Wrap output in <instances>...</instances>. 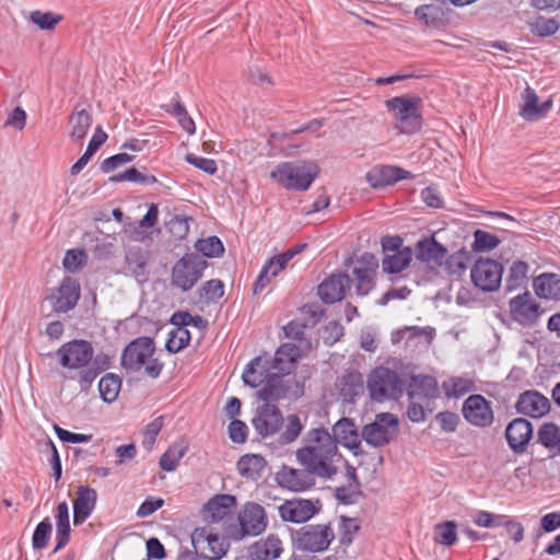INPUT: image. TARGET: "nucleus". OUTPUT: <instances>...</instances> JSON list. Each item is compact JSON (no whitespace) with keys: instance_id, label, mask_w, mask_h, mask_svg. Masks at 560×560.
Wrapping results in <instances>:
<instances>
[{"instance_id":"f257e3e1","label":"nucleus","mask_w":560,"mask_h":560,"mask_svg":"<svg viewBox=\"0 0 560 560\" xmlns=\"http://www.w3.org/2000/svg\"><path fill=\"white\" fill-rule=\"evenodd\" d=\"M328 429L317 427L310 429L303 439L304 445L296 450L298 463L308 468L318 478L331 479L338 471L342 455L334 442Z\"/></svg>"},{"instance_id":"f03ea898","label":"nucleus","mask_w":560,"mask_h":560,"mask_svg":"<svg viewBox=\"0 0 560 560\" xmlns=\"http://www.w3.org/2000/svg\"><path fill=\"white\" fill-rule=\"evenodd\" d=\"M319 168L314 163L282 162L270 173V177L282 188L305 191L315 180Z\"/></svg>"},{"instance_id":"7ed1b4c3","label":"nucleus","mask_w":560,"mask_h":560,"mask_svg":"<svg viewBox=\"0 0 560 560\" xmlns=\"http://www.w3.org/2000/svg\"><path fill=\"white\" fill-rule=\"evenodd\" d=\"M366 388L372 400L384 402L401 397L405 382L396 371L380 365L369 373Z\"/></svg>"},{"instance_id":"20e7f679","label":"nucleus","mask_w":560,"mask_h":560,"mask_svg":"<svg viewBox=\"0 0 560 560\" xmlns=\"http://www.w3.org/2000/svg\"><path fill=\"white\" fill-rule=\"evenodd\" d=\"M420 106L421 98L417 96H396L386 101V107L397 122L396 128L404 135H413L421 129Z\"/></svg>"},{"instance_id":"39448f33","label":"nucleus","mask_w":560,"mask_h":560,"mask_svg":"<svg viewBox=\"0 0 560 560\" xmlns=\"http://www.w3.org/2000/svg\"><path fill=\"white\" fill-rule=\"evenodd\" d=\"M335 537V532L329 523L307 524L291 533L295 549L312 553L326 551Z\"/></svg>"},{"instance_id":"423d86ee","label":"nucleus","mask_w":560,"mask_h":560,"mask_svg":"<svg viewBox=\"0 0 560 560\" xmlns=\"http://www.w3.org/2000/svg\"><path fill=\"white\" fill-rule=\"evenodd\" d=\"M207 267V260L199 254L187 253L173 266L171 282L175 288L187 292L201 279Z\"/></svg>"},{"instance_id":"0eeeda50","label":"nucleus","mask_w":560,"mask_h":560,"mask_svg":"<svg viewBox=\"0 0 560 560\" xmlns=\"http://www.w3.org/2000/svg\"><path fill=\"white\" fill-rule=\"evenodd\" d=\"M94 354L91 341L85 339H73L62 343L56 355L61 368L68 371H77L78 374L89 368Z\"/></svg>"},{"instance_id":"6e6552de","label":"nucleus","mask_w":560,"mask_h":560,"mask_svg":"<svg viewBox=\"0 0 560 560\" xmlns=\"http://www.w3.org/2000/svg\"><path fill=\"white\" fill-rule=\"evenodd\" d=\"M398 431V418L389 412H381L375 416L373 422L362 428L361 436L369 445L383 447L394 440Z\"/></svg>"},{"instance_id":"1a4fd4ad","label":"nucleus","mask_w":560,"mask_h":560,"mask_svg":"<svg viewBox=\"0 0 560 560\" xmlns=\"http://www.w3.org/2000/svg\"><path fill=\"white\" fill-rule=\"evenodd\" d=\"M503 266L490 258H479L470 270L474 285L482 292H493L500 288Z\"/></svg>"},{"instance_id":"9d476101","label":"nucleus","mask_w":560,"mask_h":560,"mask_svg":"<svg viewBox=\"0 0 560 560\" xmlns=\"http://www.w3.org/2000/svg\"><path fill=\"white\" fill-rule=\"evenodd\" d=\"M154 349V342L150 337L137 338L124 348L120 364L127 371L138 372L153 355Z\"/></svg>"},{"instance_id":"9b49d317","label":"nucleus","mask_w":560,"mask_h":560,"mask_svg":"<svg viewBox=\"0 0 560 560\" xmlns=\"http://www.w3.org/2000/svg\"><path fill=\"white\" fill-rule=\"evenodd\" d=\"M315 474L308 468H293L283 465L275 476L277 485L281 489L292 492H304L315 486Z\"/></svg>"},{"instance_id":"f8f14e48","label":"nucleus","mask_w":560,"mask_h":560,"mask_svg":"<svg viewBox=\"0 0 560 560\" xmlns=\"http://www.w3.org/2000/svg\"><path fill=\"white\" fill-rule=\"evenodd\" d=\"M509 308L511 318L523 327L535 325L542 314L540 305L528 291L512 298L509 302Z\"/></svg>"},{"instance_id":"ddd939ff","label":"nucleus","mask_w":560,"mask_h":560,"mask_svg":"<svg viewBox=\"0 0 560 560\" xmlns=\"http://www.w3.org/2000/svg\"><path fill=\"white\" fill-rule=\"evenodd\" d=\"M464 419L474 427L487 428L493 423L491 402L480 394L470 395L462 406Z\"/></svg>"},{"instance_id":"4468645a","label":"nucleus","mask_w":560,"mask_h":560,"mask_svg":"<svg viewBox=\"0 0 560 560\" xmlns=\"http://www.w3.org/2000/svg\"><path fill=\"white\" fill-rule=\"evenodd\" d=\"M319 500L292 499L279 506V515L284 522L305 523L320 511Z\"/></svg>"},{"instance_id":"2eb2a0df","label":"nucleus","mask_w":560,"mask_h":560,"mask_svg":"<svg viewBox=\"0 0 560 560\" xmlns=\"http://www.w3.org/2000/svg\"><path fill=\"white\" fill-rule=\"evenodd\" d=\"M80 295L79 281L71 277H65L56 292L48 296V300L56 313H67L77 306Z\"/></svg>"},{"instance_id":"dca6fc26","label":"nucleus","mask_w":560,"mask_h":560,"mask_svg":"<svg viewBox=\"0 0 560 560\" xmlns=\"http://www.w3.org/2000/svg\"><path fill=\"white\" fill-rule=\"evenodd\" d=\"M331 438L338 446L341 444L343 447L350 450L354 456L363 454L361 448V433L358 431V427L353 419L341 418L331 428Z\"/></svg>"},{"instance_id":"f3484780","label":"nucleus","mask_w":560,"mask_h":560,"mask_svg":"<svg viewBox=\"0 0 560 560\" xmlns=\"http://www.w3.org/2000/svg\"><path fill=\"white\" fill-rule=\"evenodd\" d=\"M243 536H258L267 527L268 521L265 509L255 502H248L238 514Z\"/></svg>"},{"instance_id":"a211bd4d","label":"nucleus","mask_w":560,"mask_h":560,"mask_svg":"<svg viewBox=\"0 0 560 560\" xmlns=\"http://www.w3.org/2000/svg\"><path fill=\"white\" fill-rule=\"evenodd\" d=\"M378 267L377 260L372 254H363L357 259L353 268L355 291L359 295H368L374 288V276Z\"/></svg>"},{"instance_id":"6ab92c4d","label":"nucleus","mask_w":560,"mask_h":560,"mask_svg":"<svg viewBox=\"0 0 560 560\" xmlns=\"http://www.w3.org/2000/svg\"><path fill=\"white\" fill-rule=\"evenodd\" d=\"M282 422L283 417L280 409L272 404H265L253 419V427L261 438H268L279 431Z\"/></svg>"},{"instance_id":"aec40b11","label":"nucleus","mask_w":560,"mask_h":560,"mask_svg":"<svg viewBox=\"0 0 560 560\" xmlns=\"http://www.w3.org/2000/svg\"><path fill=\"white\" fill-rule=\"evenodd\" d=\"M533 438V425L525 418L513 419L505 429L509 447L516 454H522Z\"/></svg>"},{"instance_id":"412c9836","label":"nucleus","mask_w":560,"mask_h":560,"mask_svg":"<svg viewBox=\"0 0 560 560\" xmlns=\"http://www.w3.org/2000/svg\"><path fill=\"white\" fill-rule=\"evenodd\" d=\"M350 283L347 273H332L318 285V296L326 304L340 302L350 289Z\"/></svg>"},{"instance_id":"4be33fe9","label":"nucleus","mask_w":560,"mask_h":560,"mask_svg":"<svg viewBox=\"0 0 560 560\" xmlns=\"http://www.w3.org/2000/svg\"><path fill=\"white\" fill-rule=\"evenodd\" d=\"M273 373L271 358L259 355L247 363L243 371L242 378L245 385L256 388L270 378Z\"/></svg>"},{"instance_id":"5701e85b","label":"nucleus","mask_w":560,"mask_h":560,"mask_svg":"<svg viewBox=\"0 0 560 560\" xmlns=\"http://www.w3.org/2000/svg\"><path fill=\"white\" fill-rule=\"evenodd\" d=\"M412 174L399 166L382 165L366 173L365 178L372 188H382L411 178Z\"/></svg>"},{"instance_id":"b1692460","label":"nucleus","mask_w":560,"mask_h":560,"mask_svg":"<svg viewBox=\"0 0 560 560\" xmlns=\"http://www.w3.org/2000/svg\"><path fill=\"white\" fill-rule=\"evenodd\" d=\"M516 410L532 418H541L550 410L549 399L537 390H526L518 396Z\"/></svg>"},{"instance_id":"393cba45","label":"nucleus","mask_w":560,"mask_h":560,"mask_svg":"<svg viewBox=\"0 0 560 560\" xmlns=\"http://www.w3.org/2000/svg\"><path fill=\"white\" fill-rule=\"evenodd\" d=\"M301 347L294 343L281 345L271 359V366L275 373L284 376L290 374L296 368V362L301 358Z\"/></svg>"},{"instance_id":"a878e982","label":"nucleus","mask_w":560,"mask_h":560,"mask_svg":"<svg viewBox=\"0 0 560 560\" xmlns=\"http://www.w3.org/2000/svg\"><path fill=\"white\" fill-rule=\"evenodd\" d=\"M77 494L73 501V523L81 525L92 515L97 502V492L89 486H80Z\"/></svg>"},{"instance_id":"bb28decb","label":"nucleus","mask_w":560,"mask_h":560,"mask_svg":"<svg viewBox=\"0 0 560 560\" xmlns=\"http://www.w3.org/2000/svg\"><path fill=\"white\" fill-rule=\"evenodd\" d=\"M447 249L431 235L421 238L416 245V259L433 266H441Z\"/></svg>"},{"instance_id":"cd10ccee","label":"nucleus","mask_w":560,"mask_h":560,"mask_svg":"<svg viewBox=\"0 0 560 560\" xmlns=\"http://www.w3.org/2000/svg\"><path fill=\"white\" fill-rule=\"evenodd\" d=\"M439 396L435 377L431 375H413L408 385V398L430 401Z\"/></svg>"},{"instance_id":"c85d7f7f","label":"nucleus","mask_w":560,"mask_h":560,"mask_svg":"<svg viewBox=\"0 0 560 560\" xmlns=\"http://www.w3.org/2000/svg\"><path fill=\"white\" fill-rule=\"evenodd\" d=\"M110 366V358L107 354L100 353L96 357L93 355L92 362L89 368L77 374V376H70L71 380H77L81 392H88L96 377L105 370Z\"/></svg>"},{"instance_id":"c756f323","label":"nucleus","mask_w":560,"mask_h":560,"mask_svg":"<svg viewBox=\"0 0 560 560\" xmlns=\"http://www.w3.org/2000/svg\"><path fill=\"white\" fill-rule=\"evenodd\" d=\"M282 541L276 535L255 541L248 549L250 560H275L282 553Z\"/></svg>"},{"instance_id":"7c9ffc66","label":"nucleus","mask_w":560,"mask_h":560,"mask_svg":"<svg viewBox=\"0 0 560 560\" xmlns=\"http://www.w3.org/2000/svg\"><path fill=\"white\" fill-rule=\"evenodd\" d=\"M552 107V100L548 98L541 104L538 103V96L536 92L527 86L524 94V104L521 108L520 115L525 120H536L544 117Z\"/></svg>"},{"instance_id":"2f4dec72","label":"nucleus","mask_w":560,"mask_h":560,"mask_svg":"<svg viewBox=\"0 0 560 560\" xmlns=\"http://www.w3.org/2000/svg\"><path fill=\"white\" fill-rule=\"evenodd\" d=\"M364 393L363 376L359 372H347L340 378L339 395L345 402L353 404Z\"/></svg>"},{"instance_id":"473e14b6","label":"nucleus","mask_w":560,"mask_h":560,"mask_svg":"<svg viewBox=\"0 0 560 560\" xmlns=\"http://www.w3.org/2000/svg\"><path fill=\"white\" fill-rule=\"evenodd\" d=\"M92 115L85 108L77 106L69 117V137L74 142H82L92 126Z\"/></svg>"},{"instance_id":"72a5a7b5","label":"nucleus","mask_w":560,"mask_h":560,"mask_svg":"<svg viewBox=\"0 0 560 560\" xmlns=\"http://www.w3.org/2000/svg\"><path fill=\"white\" fill-rule=\"evenodd\" d=\"M535 293L545 300H560V276L545 272L534 279Z\"/></svg>"},{"instance_id":"f704fd0d","label":"nucleus","mask_w":560,"mask_h":560,"mask_svg":"<svg viewBox=\"0 0 560 560\" xmlns=\"http://www.w3.org/2000/svg\"><path fill=\"white\" fill-rule=\"evenodd\" d=\"M150 253L140 246L128 248L125 255V261L129 272L137 279H145Z\"/></svg>"},{"instance_id":"c9c22d12","label":"nucleus","mask_w":560,"mask_h":560,"mask_svg":"<svg viewBox=\"0 0 560 560\" xmlns=\"http://www.w3.org/2000/svg\"><path fill=\"white\" fill-rule=\"evenodd\" d=\"M56 546L54 551L62 549L70 540L69 506L66 501L58 503L56 508Z\"/></svg>"},{"instance_id":"e433bc0d","label":"nucleus","mask_w":560,"mask_h":560,"mask_svg":"<svg viewBox=\"0 0 560 560\" xmlns=\"http://www.w3.org/2000/svg\"><path fill=\"white\" fill-rule=\"evenodd\" d=\"M266 468L267 460L259 454L243 455L237 462V470L240 475L250 480H258Z\"/></svg>"},{"instance_id":"4c0bfd02","label":"nucleus","mask_w":560,"mask_h":560,"mask_svg":"<svg viewBox=\"0 0 560 560\" xmlns=\"http://www.w3.org/2000/svg\"><path fill=\"white\" fill-rule=\"evenodd\" d=\"M416 19L424 26L440 30L445 25V13L442 7L436 4H422L415 10Z\"/></svg>"},{"instance_id":"58836bf2","label":"nucleus","mask_w":560,"mask_h":560,"mask_svg":"<svg viewBox=\"0 0 560 560\" xmlns=\"http://www.w3.org/2000/svg\"><path fill=\"white\" fill-rule=\"evenodd\" d=\"M236 505V498L232 494H218L210 499L205 509L215 522L222 521L233 513Z\"/></svg>"},{"instance_id":"ea45409f","label":"nucleus","mask_w":560,"mask_h":560,"mask_svg":"<svg viewBox=\"0 0 560 560\" xmlns=\"http://www.w3.org/2000/svg\"><path fill=\"white\" fill-rule=\"evenodd\" d=\"M107 135L102 130L101 127H97L94 135L92 136L85 152L81 155V158L71 166L70 173L71 175H78L89 163L91 158L97 152V150L106 142Z\"/></svg>"},{"instance_id":"a19ab883","label":"nucleus","mask_w":560,"mask_h":560,"mask_svg":"<svg viewBox=\"0 0 560 560\" xmlns=\"http://www.w3.org/2000/svg\"><path fill=\"white\" fill-rule=\"evenodd\" d=\"M412 260L410 247H402L400 252L386 254L382 260L383 271L386 273H398L405 270Z\"/></svg>"},{"instance_id":"79ce46f5","label":"nucleus","mask_w":560,"mask_h":560,"mask_svg":"<svg viewBox=\"0 0 560 560\" xmlns=\"http://www.w3.org/2000/svg\"><path fill=\"white\" fill-rule=\"evenodd\" d=\"M162 108L175 117L179 124V126L188 133L194 135L196 132L195 121L191 116L188 114L186 107L180 102L178 95L176 94L172 98V104L163 105Z\"/></svg>"},{"instance_id":"37998d69","label":"nucleus","mask_w":560,"mask_h":560,"mask_svg":"<svg viewBox=\"0 0 560 560\" xmlns=\"http://www.w3.org/2000/svg\"><path fill=\"white\" fill-rule=\"evenodd\" d=\"M537 443L560 455V427L553 422H544L537 431Z\"/></svg>"},{"instance_id":"c03bdc74","label":"nucleus","mask_w":560,"mask_h":560,"mask_svg":"<svg viewBox=\"0 0 560 560\" xmlns=\"http://www.w3.org/2000/svg\"><path fill=\"white\" fill-rule=\"evenodd\" d=\"M284 267L285 266L277 258V256L268 259L264 264L254 283V293L261 292L270 282V280L273 277H277L284 269Z\"/></svg>"},{"instance_id":"a18cd8bd","label":"nucleus","mask_w":560,"mask_h":560,"mask_svg":"<svg viewBox=\"0 0 560 560\" xmlns=\"http://www.w3.org/2000/svg\"><path fill=\"white\" fill-rule=\"evenodd\" d=\"M121 389V378L114 374L107 373L101 377L98 382L100 396L104 402H114Z\"/></svg>"},{"instance_id":"49530a36","label":"nucleus","mask_w":560,"mask_h":560,"mask_svg":"<svg viewBox=\"0 0 560 560\" xmlns=\"http://www.w3.org/2000/svg\"><path fill=\"white\" fill-rule=\"evenodd\" d=\"M187 450L188 447L184 442L173 443L160 458L161 469L167 472L174 471L186 455Z\"/></svg>"},{"instance_id":"de8ad7c7","label":"nucleus","mask_w":560,"mask_h":560,"mask_svg":"<svg viewBox=\"0 0 560 560\" xmlns=\"http://www.w3.org/2000/svg\"><path fill=\"white\" fill-rule=\"evenodd\" d=\"M444 394L448 398H460L475 390V383L470 378L453 376L442 384Z\"/></svg>"},{"instance_id":"09e8293b","label":"nucleus","mask_w":560,"mask_h":560,"mask_svg":"<svg viewBox=\"0 0 560 560\" xmlns=\"http://www.w3.org/2000/svg\"><path fill=\"white\" fill-rule=\"evenodd\" d=\"M528 270L529 266L527 262L522 260L514 261L505 280L506 291L511 292L524 287L528 280Z\"/></svg>"},{"instance_id":"8fccbe9b","label":"nucleus","mask_w":560,"mask_h":560,"mask_svg":"<svg viewBox=\"0 0 560 560\" xmlns=\"http://www.w3.org/2000/svg\"><path fill=\"white\" fill-rule=\"evenodd\" d=\"M262 385V388L258 392V396L261 400L266 401V404L277 401L285 394L282 386V376L277 373H273Z\"/></svg>"},{"instance_id":"3c124183","label":"nucleus","mask_w":560,"mask_h":560,"mask_svg":"<svg viewBox=\"0 0 560 560\" xmlns=\"http://www.w3.org/2000/svg\"><path fill=\"white\" fill-rule=\"evenodd\" d=\"M434 541L450 547L457 541V524L455 521H445L434 526Z\"/></svg>"},{"instance_id":"603ef678","label":"nucleus","mask_w":560,"mask_h":560,"mask_svg":"<svg viewBox=\"0 0 560 560\" xmlns=\"http://www.w3.org/2000/svg\"><path fill=\"white\" fill-rule=\"evenodd\" d=\"M338 529L340 546L348 548L353 542L360 529V524L357 518L340 516Z\"/></svg>"},{"instance_id":"864d4df0","label":"nucleus","mask_w":560,"mask_h":560,"mask_svg":"<svg viewBox=\"0 0 560 560\" xmlns=\"http://www.w3.org/2000/svg\"><path fill=\"white\" fill-rule=\"evenodd\" d=\"M195 248L199 254H201L200 256L203 258L220 257L224 252L223 243L215 235L198 240L195 243Z\"/></svg>"},{"instance_id":"5fc2aeb1","label":"nucleus","mask_w":560,"mask_h":560,"mask_svg":"<svg viewBox=\"0 0 560 560\" xmlns=\"http://www.w3.org/2000/svg\"><path fill=\"white\" fill-rule=\"evenodd\" d=\"M191 339L190 331L187 328L174 327L168 332V338L165 342V349L170 353H177L189 345Z\"/></svg>"},{"instance_id":"6e6d98bb","label":"nucleus","mask_w":560,"mask_h":560,"mask_svg":"<svg viewBox=\"0 0 560 560\" xmlns=\"http://www.w3.org/2000/svg\"><path fill=\"white\" fill-rule=\"evenodd\" d=\"M199 298L207 303H217L224 295V283L220 279L206 281L198 291Z\"/></svg>"},{"instance_id":"4d7b16f0","label":"nucleus","mask_w":560,"mask_h":560,"mask_svg":"<svg viewBox=\"0 0 560 560\" xmlns=\"http://www.w3.org/2000/svg\"><path fill=\"white\" fill-rule=\"evenodd\" d=\"M52 525L49 517L39 522L32 536V546L35 550H43L47 547L51 536Z\"/></svg>"},{"instance_id":"13d9d810","label":"nucleus","mask_w":560,"mask_h":560,"mask_svg":"<svg viewBox=\"0 0 560 560\" xmlns=\"http://www.w3.org/2000/svg\"><path fill=\"white\" fill-rule=\"evenodd\" d=\"M530 33L546 37L553 35L559 30V23L552 18L537 16L528 24Z\"/></svg>"},{"instance_id":"bf43d9fd","label":"nucleus","mask_w":560,"mask_h":560,"mask_svg":"<svg viewBox=\"0 0 560 560\" xmlns=\"http://www.w3.org/2000/svg\"><path fill=\"white\" fill-rule=\"evenodd\" d=\"M306 324L301 319H292L284 327L283 331L287 338L296 340L302 348H310L311 343L305 338Z\"/></svg>"},{"instance_id":"052dcab7","label":"nucleus","mask_w":560,"mask_h":560,"mask_svg":"<svg viewBox=\"0 0 560 560\" xmlns=\"http://www.w3.org/2000/svg\"><path fill=\"white\" fill-rule=\"evenodd\" d=\"M500 244L498 236L481 230L474 233V249L476 252H490Z\"/></svg>"},{"instance_id":"680f3d73","label":"nucleus","mask_w":560,"mask_h":560,"mask_svg":"<svg viewBox=\"0 0 560 560\" xmlns=\"http://www.w3.org/2000/svg\"><path fill=\"white\" fill-rule=\"evenodd\" d=\"M30 20L40 30L50 31L61 21V15L36 10L31 12Z\"/></svg>"},{"instance_id":"e2e57ef3","label":"nucleus","mask_w":560,"mask_h":560,"mask_svg":"<svg viewBox=\"0 0 560 560\" xmlns=\"http://www.w3.org/2000/svg\"><path fill=\"white\" fill-rule=\"evenodd\" d=\"M163 417H158L147 424L142 439V446L147 451H151L153 448L156 438L163 428Z\"/></svg>"},{"instance_id":"0e129e2a","label":"nucleus","mask_w":560,"mask_h":560,"mask_svg":"<svg viewBox=\"0 0 560 560\" xmlns=\"http://www.w3.org/2000/svg\"><path fill=\"white\" fill-rule=\"evenodd\" d=\"M86 254L83 249H69L62 260L63 268L70 272H75L83 266Z\"/></svg>"},{"instance_id":"69168bd1","label":"nucleus","mask_w":560,"mask_h":560,"mask_svg":"<svg viewBox=\"0 0 560 560\" xmlns=\"http://www.w3.org/2000/svg\"><path fill=\"white\" fill-rule=\"evenodd\" d=\"M302 430L303 425L299 416H289L285 429L281 434L282 442L287 444L294 442L300 436Z\"/></svg>"},{"instance_id":"338daca9","label":"nucleus","mask_w":560,"mask_h":560,"mask_svg":"<svg viewBox=\"0 0 560 560\" xmlns=\"http://www.w3.org/2000/svg\"><path fill=\"white\" fill-rule=\"evenodd\" d=\"M185 160L188 164L195 166L196 168H198L209 175H213L218 171L217 163L212 159L199 156L194 153H188L185 156Z\"/></svg>"},{"instance_id":"774afa93","label":"nucleus","mask_w":560,"mask_h":560,"mask_svg":"<svg viewBox=\"0 0 560 560\" xmlns=\"http://www.w3.org/2000/svg\"><path fill=\"white\" fill-rule=\"evenodd\" d=\"M133 159H135V156L131 155V154H128V153H125V152L117 153L115 155H112V156L105 159L101 163L100 170L103 173L107 174V173L113 172L114 170H116L119 166H122V165H125L127 163L132 162Z\"/></svg>"}]
</instances>
